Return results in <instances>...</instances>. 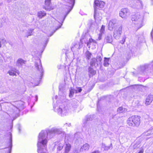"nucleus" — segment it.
<instances>
[{
	"label": "nucleus",
	"instance_id": "15",
	"mask_svg": "<svg viewBox=\"0 0 153 153\" xmlns=\"http://www.w3.org/2000/svg\"><path fill=\"white\" fill-rule=\"evenodd\" d=\"M51 0H45V5L43 6V8L48 10H51Z\"/></svg>",
	"mask_w": 153,
	"mask_h": 153
},
{
	"label": "nucleus",
	"instance_id": "55",
	"mask_svg": "<svg viewBox=\"0 0 153 153\" xmlns=\"http://www.w3.org/2000/svg\"><path fill=\"white\" fill-rule=\"evenodd\" d=\"M19 131H20V129H19Z\"/></svg>",
	"mask_w": 153,
	"mask_h": 153
},
{
	"label": "nucleus",
	"instance_id": "40",
	"mask_svg": "<svg viewBox=\"0 0 153 153\" xmlns=\"http://www.w3.org/2000/svg\"><path fill=\"white\" fill-rule=\"evenodd\" d=\"M117 21L116 19H113L110 21L109 22H111L113 25H114L116 24Z\"/></svg>",
	"mask_w": 153,
	"mask_h": 153
},
{
	"label": "nucleus",
	"instance_id": "25",
	"mask_svg": "<svg viewBox=\"0 0 153 153\" xmlns=\"http://www.w3.org/2000/svg\"><path fill=\"white\" fill-rule=\"evenodd\" d=\"M71 146L70 144L68 143L66 144V146L65 148V153H68L69 151L71 149Z\"/></svg>",
	"mask_w": 153,
	"mask_h": 153
},
{
	"label": "nucleus",
	"instance_id": "20",
	"mask_svg": "<svg viewBox=\"0 0 153 153\" xmlns=\"http://www.w3.org/2000/svg\"><path fill=\"white\" fill-rule=\"evenodd\" d=\"M96 62H97V64H99L100 65H102L101 61L102 60V58L100 56H97V58L96 59Z\"/></svg>",
	"mask_w": 153,
	"mask_h": 153
},
{
	"label": "nucleus",
	"instance_id": "10",
	"mask_svg": "<svg viewBox=\"0 0 153 153\" xmlns=\"http://www.w3.org/2000/svg\"><path fill=\"white\" fill-rule=\"evenodd\" d=\"M100 11V10H98L94 8V17L95 21L97 22H99L102 19L101 14L99 13Z\"/></svg>",
	"mask_w": 153,
	"mask_h": 153
},
{
	"label": "nucleus",
	"instance_id": "3",
	"mask_svg": "<svg viewBox=\"0 0 153 153\" xmlns=\"http://www.w3.org/2000/svg\"><path fill=\"white\" fill-rule=\"evenodd\" d=\"M127 123L130 126H138L140 123V117L136 115L131 116L128 119Z\"/></svg>",
	"mask_w": 153,
	"mask_h": 153
},
{
	"label": "nucleus",
	"instance_id": "33",
	"mask_svg": "<svg viewBox=\"0 0 153 153\" xmlns=\"http://www.w3.org/2000/svg\"><path fill=\"white\" fill-rule=\"evenodd\" d=\"M33 29H29L28 30V32H27V35L26 36H27V37H28L29 36H31L32 35V33L33 31Z\"/></svg>",
	"mask_w": 153,
	"mask_h": 153
},
{
	"label": "nucleus",
	"instance_id": "22",
	"mask_svg": "<svg viewBox=\"0 0 153 153\" xmlns=\"http://www.w3.org/2000/svg\"><path fill=\"white\" fill-rule=\"evenodd\" d=\"M46 15V13L44 11H40L38 13V16L40 18H42Z\"/></svg>",
	"mask_w": 153,
	"mask_h": 153
},
{
	"label": "nucleus",
	"instance_id": "45",
	"mask_svg": "<svg viewBox=\"0 0 153 153\" xmlns=\"http://www.w3.org/2000/svg\"><path fill=\"white\" fill-rule=\"evenodd\" d=\"M151 35L152 37H153V28L152 31L151 32Z\"/></svg>",
	"mask_w": 153,
	"mask_h": 153
},
{
	"label": "nucleus",
	"instance_id": "21",
	"mask_svg": "<svg viewBox=\"0 0 153 153\" xmlns=\"http://www.w3.org/2000/svg\"><path fill=\"white\" fill-rule=\"evenodd\" d=\"M104 59V63L103 65L107 67L109 65V58L105 57Z\"/></svg>",
	"mask_w": 153,
	"mask_h": 153
},
{
	"label": "nucleus",
	"instance_id": "46",
	"mask_svg": "<svg viewBox=\"0 0 153 153\" xmlns=\"http://www.w3.org/2000/svg\"><path fill=\"white\" fill-rule=\"evenodd\" d=\"M93 41V40L91 38L89 39V41L90 42H91Z\"/></svg>",
	"mask_w": 153,
	"mask_h": 153
},
{
	"label": "nucleus",
	"instance_id": "48",
	"mask_svg": "<svg viewBox=\"0 0 153 153\" xmlns=\"http://www.w3.org/2000/svg\"><path fill=\"white\" fill-rule=\"evenodd\" d=\"M101 39V36L100 35L99 36V37H98V39L99 40H100Z\"/></svg>",
	"mask_w": 153,
	"mask_h": 153
},
{
	"label": "nucleus",
	"instance_id": "26",
	"mask_svg": "<svg viewBox=\"0 0 153 153\" xmlns=\"http://www.w3.org/2000/svg\"><path fill=\"white\" fill-rule=\"evenodd\" d=\"M88 72L91 74V75H90V76L94 75L96 73L95 71L94 70L93 68H89L88 69Z\"/></svg>",
	"mask_w": 153,
	"mask_h": 153
},
{
	"label": "nucleus",
	"instance_id": "29",
	"mask_svg": "<svg viewBox=\"0 0 153 153\" xmlns=\"http://www.w3.org/2000/svg\"><path fill=\"white\" fill-rule=\"evenodd\" d=\"M114 27V25L112 24L111 22H109L108 25V29L110 30H112Z\"/></svg>",
	"mask_w": 153,
	"mask_h": 153
},
{
	"label": "nucleus",
	"instance_id": "2",
	"mask_svg": "<svg viewBox=\"0 0 153 153\" xmlns=\"http://www.w3.org/2000/svg\"><path fill=\"white\" fill-rule=\"evenodd\" d=\"M131 19L132 23L134 25L137 29L141 28L143 25V17L140 13H137L132 16Z\"/></svg>",
	"mask_w": 153,
	"mask_h": 153
},
{
	"label": "nucleus",
	"instance_id": "37",
	"mask_svg": "<svg viewBox=\"0 0 153 153\" xmlns=\"http://www.w3.org/2000/svg\"><path fill=\"white\" fill-rule=\"evenodd\" d=\"M139 144L137 143L135 144L133 146V148L134 149H135L139 147Z\"/></svg>",
	"mask_w": 153,
	"mask_h": 153
},
{
	"label": "nucleus",
	"instance_id": "49",
	"mask_svg": "<svg viewBox=\"0 0 153 153\" xmlns=\"http://www.w3.org/2000/svg\"><path fill=\"white\" fill-rule=\"evenodd\" d=\"M35 98H36V101H37V100H38V97H37V95H36L35 96Z\"/></svg>",
	"mask_w": 153,
	"mask_h": 153
},
{
	"label": "nucleus",
	"instance_id": "6",
	"mask_svg": "<svg viewBox=\"0 0 153 153\" xmlns=\"http://www.w3.org/2000/svg\"><path fill=\"white\" fill-rule=\"evenodd\" d=\"M86 33H85V34H83L82 36V38L80 40V43L79 42H74L72 46L71 47V50L74 51H76L78 49L81 48L82 47V42H83V40L85 38V34Z\"/></svg>",
	"mask_w": 153,
	"mask_h": 153
},
{
	"label": "nucleus",
	"instance_id": "12",
	"mask_svg": "<svg viewBox=\"0 0 153 153\" xmlns=\"http://www.w3.org/2000/svg\"><path fill=\"white\" fill-rule=\"evenodd\" d=\"M153 101V95L151 94L148 95L146 98L145 104L146 105H148L152 102Z\"/></svg>",
	"mask_w": 153,
	"mask_h": 153
},
{
	"label": "nucleus",
	"instance_id": "42",
	"mask_svg": "<svg viewBox=\"0 0 153 153\" xmlns=\"http://www.w3.org/2000/svg\"><path fill=\"white\" fill-rule=\"evenodd\" d=\"M4 41L5 42V40H0V48H1V43H2V42Z\"/></svg>",
	"mask_w": 153,
	"mask_h": 153
},
{
	"label": "nucleus",
	"instance_id": "14",
	"mask_svg": "<svg viewBox=\"0 0 153 153\" xmlns=\"http://www.w3.org/2000/svg\"><path fill=\"white\" fill-rule=\"evenodd\" d=\"M26 62V61L19 58L17 61L16 65L19 68H22L23 65L25 64Z\"/></svg>",
	"mask_w": 153,
	"mask_h": 153
},
{
	"label": "nucleus",
	"instance_id": "1",
	"mask_svg": "<svg viewBox=\"0 0 153 153\" xmlns=\"http://www.w3.org/2000/svg\"><path fill=\"white\" fill-rule=\"evenodd\" d=\"M62 132L61 128H53L51 130H42L39 134L38 140L37 151L38 153H45L46 151L47 136L49 138L52 137L54 134H60Z\"/></svg>",
	"mask_w": 153,
	"mask_h": 153
},
{
	"label": "nucleus",
	"instance_id": "27",
	"mask_svg": "<svg viewBox=\"0 0 153 153\" xmlns=\"http://www.w3.org/2000/svg\"><path fill=\"white\" fill-rule=\"evenodd\" d=\"M151 134H153L152 133L151 129L148 130L146 132L143 134V135L145 136H149Z\"/></svg>",
	"mask_w": 153,
	"mask_h": 153
},
{
	"label": "nucleus",
	"instance_id": "54",
	"mask_svg": "<svg viewBox=\"0 0 153 153\" xmlns=\"http://www.w3.org/2000/svg\"><path fill=\"white\" fill-rule=\"evenodd\" d=\"M152 1L153 2V0H152Z\"/></svg>",
	"mask_w": 153,
	"mask_h": 153
},
{
	"label": "nucleus",
	"instance_id": "35",
	"mask_svg": "<svg viewBox=\"0 0 153 153\" xmlns=\"http://www.w3.org/2000/svg\"><path fill=\"white\" fill-rule=\"evenodd\" d=\"M91 54L88 51H87V58L88 59H90L91 57Z\"/></svg>",
	"mask_w": 153,
	"mask_h": 153
},
{
	"label": "nucleus",
	"instance_id": "50",
	"mask_svg": "<svg viewBox=\"0 0 153 153\" xmlns=\"http://www.w3.org/2000/svg\"><path fill=\"white\" fill-rule=\"evenodd\" d=\"M151 130L152 131V133L153 134V127L152 128Z\"/></svg>",
	"mask_w": 153,
	"mask_h": 153
},
{
	"label": "nucleus",
	"instance_id": "43",
	"mask_svg": "<svg viewBox=\"0 0 153 153\" xmlns=\"http://www.w3.org/2000/svg\"><path fill=\"white\" fill-rule=\"evenodd\" d=\"M79 13L82 15H85V13H83L82 11L81 10L80 11V12H79Z\"/></svg>",
	"mask_w": 153,
	"mask_h": 153
},
{
	"label": "nucleus",
	"instance_id": "9",
	"mask_svg": "<svg viewBox=\"0 0 153 153\" xmlns=\"http://www.w3.org/2000/svg\"><path fill=\"white\" fill-rule=\"evenodd\" d=\"M67 2L69 4V5L67 6V8L68 9V10L67 12L66 15L65 16L63 21L65 20L67 16L73 9L75 4V0H67ZM63 21L62 23H63Z\"/></svg>",
	"mask_w": 153,
	"mask_h": 153
},
{
	"label": "nucleus",
	"instance_id": "30",
	"mask_svg": "<svg viewBox=\"0 0 153 153\" xmlns=\"http://www.w3.org/2000/svg\"><path fill=\"white\" fill-rule=\"evenodd\" d=\"M96 62V60L95 58H92L90 62V65L92 66H94L95 65Z\"/></svg>",
	"mask_w": 153,
	"mask_h": 153
},
{
	"label": "nucleus",
	"instance_id": "38",
	"mask_svg": "<svg viewBox=\"0 0 153 153\" xmlns=\"http://www.w3.org/2000/svg\"><path fill=\"white\" fill-rule=\"evenodd\" d=\"M125 39H126V37H124L122 40L120 41V43L122 44H123L125 42Z\"/></svg>",
	"mask_w": 153,
	"mask_h": 153
},
{
	"label": "nucleus",
	"instance_id": "39",
	"mask_svg": "<svg viewBox=\"0 0 153 153\" xmlns=\"http://www.w3.org/2000/svg\"><path fill=\"white\" fill-rule=\"evenodd\" d=\"M62 25V24H61V25L59 27H58V28H56V29L55 30H54L53 32L52 33H51L50 35V36H51L53 35V34L55 32L56 30H57L58 29H59V28H60L61 27V26Z\"/></svg>",
	"mask_w": 153,
	"mask_h": 153
},
{
	"label": "nucleus",
	"instance_id": "24",
	"mask_svg": "<svg viewBox=\"0 0 153 153\" xmlns=\"http://www.w3.org/2000/svg\"><path fill=\"white\" fill-rule=\"evenodd\" d=\"M149 65H146L144 66H142L141 67V69L143 71H148L147 69L149 68Z\"/></svg>",
	"mask_w": 153,
	"mask_h": 153
},
{
	"label": "nucleus",
	"instance_id": "53",
	"mask_svg": "<svg viewBox=\"0 0 153 153\" xmlns=\"http://www.w3.org/2000/svg\"><path fill=\"white\" fill-rule=\"evenodd\" d=\"M0 92V93H4V92H3V91L2 92V91H1V92Z\"/></svg>",
	"mask_w": 153,
	"mask_h": 153
},
{
	"label": "nucleus",
	"instance_id": "36",
	"mask_svg": "<svg viewBox=\"0 0 153 153\" xmlns=\"http://www.w3.org/2000/svg\"><path fill=\"white\" fill-rule=\"evenodd\" d=\"M75 90H76L77 91V93H78L82 91V89L80 87H77L76 88Z\"/></svg>",
	"mask_w": 153,
	"mask_h": 153
},
{
	"label": "nucleus",
	"instance_id": "32",
	"mask_svg": "<svg viewBox=\"0 0 153 153\" xmlns=\"http://www.w3.org/2000/svg\"><path fill=\"white\" fill-rule=\"evenodd\" d=\"M103 146H104L105 150H107L109 149H112V145L111 143L110 146H105L104 145Z\"/></svg>",
	"mask_w": 153,
	"mask_h": 153
},
{
	"label": "nucleus",
	"instance_id": "18",
	"mask_svg": "<svg viewBox=\"0 0 153 153\" xmlns=\"http://www.w3.org/2000/svg\"><path fill=\"white\" fill-rule=\"evenodd\" d=\"M127 110V109L123 108V107H120L117 109V112L119 113H121L126 112Z\"/></svg>",
	"mask_w": 153,
	"mask_h": 153
},
{
	"label": "nucleus",
	"instance_id": "5",
	"mask_svg": "<svg viewBox=\"0 0 153 153\" xmlns=\"http://www.w3.org/2000/svg\"><path fill=\"white\" fill-rule=\"evenodd\" d=\"M35 68L37 70V71L40 74V77L38 79L37 81H40V79L42 78L44 73V71L43 69L41 60L40 59H38L36 60L35 62Z\"/></svg>",
	"mask_w": 153,
	"mask_h": 153
},
{
	"label": "nucleus",
	"instance_id": "7",
	"mask_svg": "<svg viewBox=\"0 0 153 153\" xmlns=\"http://www.w3.org/2000/svg\"><path fill=\"white\" fill-rule=\"evenodd\" d=\"M122 33V26L120 25L115 28L114 32V37L116 39H120Z\"/></svg>",
	"mask_w": 153,
	"mask_h": 153
},
{
	"label": "nucleus",
	"instance_id": "44",
	"mask_svg": "<svg viewBox=\"0 0 153 153\" xmlns=\"http://www.w3.org/2000/svg\"><path fill=\"white\" fill-rule=\"evenodd\" d=\"M143 149H142L140 151L138 152V153H143Z\"/></svg>",
	"mask_w": 153,
	"mask_h": 153
},
{
	"label": "nucleus",
	"instance_id": "52",
	"mask_svg": "<svg viewBox=\"0 0 153 153\" xmlns=\"http://www.w3.org/2000/svg\"><path fill=\"white\" fill-rule=\"evenodd\" d=\"M89 44V43L88 42L87 43V46H88Z\"/></svg>",
	"mask_w": 153,
	"mask_h": 153
},
{
	"label": "nucleus",
	"instance_id": "28",
	"mask_svg": "<svg viewBox=\"0 0 153 153\" xmlns=\"http://www.w3.org/2000/svg\"><path fill=\"white\" fill-rule=\"evenodd\" d=\"M10 148L9 149V153H10V152H11V148H12V136L11 134H10Z\"/></svg>",
	"mask_w": 153,
	"mask_h": 153
},
{
	"label": "nucleus",
	"instance_id": "51",
	"mask_svg": "<svg viewBox=\"0 0 153 153\" xmlns=\"http://www.w3.org/2000/svg\"><path fill=\"white\" fill-rule=\"evenodd\" d=\"M86 145H87V148H88V149H89V145L87 143Z\"/></svg>",
	"mask_w": 153,
	"mask_h": 153
},
{
	"label": "nucleus",
	"instance_id": "34",
	"mask_svg": "<svg viewBox=\"0 0 153 153\" xmlns=\"http://www.w3.org/2000/svg\"><path fill=\"white\" fill-rule=\"evenodd\" d=\"M105 26L102 25L101 27L100 30V33H101V34H102L103 33L105 30Z\"/></svg>",
	"mask_w": 153,
	"mask_h": 153
},
{
	"label": "nucleus",
	"instance_id": "8",
	"mask_svg": "<svg viewBox=\"0 0 153 153\" xmlns=\"http://www.w3.org/2000/svg\"><path fill=\"white\" fill-rule=\"evenodd\" d=\"M131 4L133 7L137 9H141L143 6L142 1L140 0H132Z\"/></svg>",
	"mask_w": 153,
	"mask_h": 153
},
{
	"label": "nucleus",
	"instance_id": "17",
	"mask_svg": "<svg viewBox=\"0 0 153 153\" xmlns=\"http://www.w3.org/2000/svg\"><path fill=\"white\" fill-rule=\"evenodd\" d=\"M75 93H77V91L75 90V89L72 87L71 88L70 90L69 97L71 98L72 97Z\"/></svg>",
	"mask_w": 153,
	"mask_h": 153
},
{
	"label": "nucleus",
	"instance_id": "41",
	"mask_svg": "<svg viewBox=\"0 0 153 153\" xmlns=\"http://www.w3.org/2000/svg\"><path fill=\"white\" fill-rule=\"evenodd\" d=\"M83 122L84 124V126H85L86 125V120L84 119L83 121Z\"/></svg>",
	"mask_w": 153,
	"mask_h": 153
},
{
	"label": "nucleus",
	"instance_id": "31",
	"mask_svg": "<svg viewBox=\"0 0 153 153\" xmlns=\"http://www.w3.org/2000/svg\"><path fill=\"white\" fill-rule=\"evenodd\" d=\"M63 144L61 143H60L57 147V149L59 151L61 150L63 148Z\"/></svg>",
	"mask_w": 153,
	"mask_h": 153
},
{
	"label": "nucleus",
	"instance_id": "47",
	"mask_svg": "<svg viewBox=\"0 0 153 153\" xmlns=\"http://www.w3.org/2000/svg\"><path fill=\"white\" fill-rule=\"evenodd\" d=\"M57 22H58L59 24V26L57 28H58V27H59L61 25V24L62 25V24H61L60 22H59L58 21H57Z\"/></svg>",
	"mask_w": 153,
	"mask_h": 153
},
{
	"label": "nucleus",
	"instance_id": "4",
	"mask_svg": "<svg viewBox=\"0 0 153 153\" xmlns=\"http://www.w3.org/2000/svg\"><path fill=\"white\" fill-rule=\"evenodd\" d=\"M53 108L54 111L61 116L66 115V114L69 111L68 106L62 103L60 104L59 106H57L55 107L54 106Z\"/></svg>",
	"mask_w": 153,
	"mask_h": 153
},
{
	"label": "nucleus",
	"instance_id": "16",
	"mask_svg": "<svg viewBox=\"0 0 153 153\" xmlns=\"http://www.w3.org/2000/svg\"><path fill=\"white\" fill-rule=\"evenodd\" d=\"M105 41L108 43H111L112 42V36L111 35H107L105 38Z\"/></svg>",
	"mask_w": 153,
	"mask_h": 153
},
{
	"label": "nucleus",
	"instance_id": "13",
	"mask_svg": "<svg viewBox=\"0 0 153 153\" xmlns=\"http://www.w3.org/2000/svg\"><path fill=\"white\" fill-rule=\"evenodd\" d=\"M94 3L97 8L99 7L101 8H103L105 4L104 2L103 1H99L97 0H95Z\"/></svg>",
	"mask_w": 153,
	"mask_h": 153
},
{
	"label": "nucleus",
	"instance_id": "23",
	"mask_svg": "<svg viewBox=\"0 0 153 153\" xmlns=\"http://www.w3.org/2000/svg\"><path fill=\"white\" fill-rule=\"evenodd\" d=\"M88 25L89 27V29H94V27L93 26V21L92 20H90L89 21V23L88 24Z\"/></svg>",
	"mask_w": 153,
	"mask_h": 153
},
{
	"label": "nucleus",
	"instance_id": "19",
	"mask_svg": "<svg viewBox=\"0 0 153 153\" xmlns=\"http://www.w3.org/2000/svg\"><path fill=\"white\" fill-rule=\"evenodd\" d=\"M15 70V71H13V70L9 71H8V73L10 75L13 76L16 75V72L18 74H19V73H18L19 72L16 69Z\"/></svg>",
	"mask_w": 153,
	"mask_h": 153
},
{
	"label": "nucleus",
	"instance_id": "11",
	"mask_svg": "<svg viewBox=\"0 0 153 153\" xmlns=\"http://www.w3.org/2000/svg\"><path fill=\"white\" fill-rule=\"evenodd\" d=\"M120 16L122 18H126L129 15V10L126 8L122 9L119 13Z\"/></svg>",
	"mask_w": 153,
	"mask_h": 153
}]
</instances>
